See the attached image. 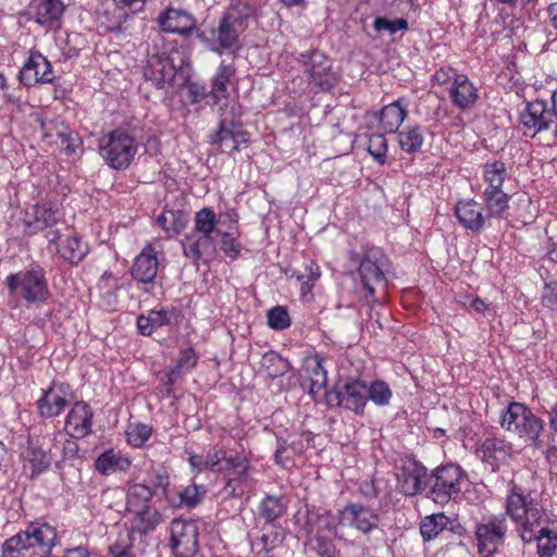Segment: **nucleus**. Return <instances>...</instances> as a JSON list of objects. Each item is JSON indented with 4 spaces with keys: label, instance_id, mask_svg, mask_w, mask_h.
I'll return each instance as SVG.
<instances>
[{
    "label": "nucleus",
    "instance_id": "obj_1",
    "mask_svg": "<svg viewBox=\"0 0 557 557\" xmlns=\"http://www.w3.org/2000/svg\"><path fill=\"white\" fill-rule=\"evenodd\" d=\"M507 513L524 544L536 542L539 557H557V521L517 484H512L507 496Z\"/></svg>",
    "mask_w": 557,
    "mask_h": 557
},
{
    "label": "nucleus",
    "instance_id": "obj_2",
    "mask_svg": "<svg viewBox=\"0 0 557 557\" xmlns=\"http://www.w3.org/2000/svg\"><path fill=\"white\" fill-rule=\"evenodd\" d=\"M55 541V529L45 521L36 520L25 530L4 541L2 557H18L24 550L30 548H40L44 554H49Z\"/></svg>",
    "mask_w": 557,
    "mask_h": 557
},
{
    "label": "nucleus",
    "instance_id": "obj_3",
    "mask_svg": "<svg viewBox=\"0 0 557 557\" xmlns=\"http://www.w3.org/2000/svg\"><path fill=\"white\" fill-rule=\"evenodd\" d=\"M500 426L507 432L529 441L536 448L543 446L541 435L544 430L543 420L522 403L511 401L500 416Z\"/></svg>",
    "mask_w": 557,
    "mask_h": 557
},
{
    "label": "nucleus",
    "instance_id": "obj_4",
    "mask_svg": "<svg viewBox=\"0 0 557 557\" xmlns=\"http://www.w3.org/2000/svg\"><path fill=\"white\" fill-rule=\"evenodd\" d=\"M5 285L10 295L15 294L29 305L44 302L50 296L46 271L38 263H33L17 273L9 274Z\"/></svg>",
    "mask_w": 557,
    "mask_h": 557
},
{
    "label": "nucleus",
    "instance_id": "obj_5",
    "mask_svg": "<svg viewBox=\"0 0 557 557\" xmlns=\"http://www.w3.org/2000/svg\"><path fill=\"white\" fill-rule=\"evenodd\" d=\"M148 38L150 44L147 48L144 77L157 88L162 89L174 81L177 66L173 57L162 48L164 38L160 30L151 32Z\"/></svg>",
    "mask_w": 557,
    "mask_h": 557
},
{
    "label": "nucleus",
    "instance_id": "obj_6",
    "mask_svg": "<svg viewBox=\"0 0 557 557\" xmlns=\"http://www.w3.org/2000/svg\"><path fill=\"white\" fill-rule=\"evenodd\" d=\"M467 478L462 468L446 463L435 468L428 478L426 497L440 505L447 504L461 492V483Z\"/></svg>",
    "mask_w": 557,
    "mask_h": 557
},
{
    "label": "nucleus",
    "instance_id": "obj_7",
    "mask_svg": "<svg viewBox=\"0 0 557 557\" xmlns=\"http://www.w3.org/2000/svg\"><path fill=\"white\" fill-rule=\"evenodd\" d=\"M507 509V505L505 506ZM507 513L491 515L484 517L481 522L475 525V539L478 541L479 554L485 552H498L505 544V539L508 532Z\"/></svg>",
    "mask_w": 557,
    "mask_h": 557
},
{
    "label": "nucleus",
    "instance_id": "obj_8",
    "mask_svg": "<svg viewBox=\"0 0 557 557\" xmlns=\"http://www.w3.org/2000/svg\"><path fill=\"white\" fill-rule=\"evenodd\" d=\"M170 547L175 557H194L199 549V528L191 519L175 518L170 525Z\"/></svg>",
    "mask_w": 557,
    "mask_h": 557
},
{
    "label": "nucleus",
    "instance_id": "obj_9",
    "mask_svg": "<svg viewBox=\"0 0 557 557\" xmlns=\"http://www.w3.org/2000/svg\"><path fill=\"white\" fill-rule=\"evenodd\" d=\"M240 35L242 33L221 18L216 27L202 29L197 37L213 52L221 54L227 51L235 54L242 48Z\"/></svg>",
    "mask_w": 557,
    "mask_h": 557
},
{
    "label": "nucleus",
    "instance_id": "obj_10",
    "mask_svg": "<svg viewBox=\"0 0 557 557\" xmlns=\"http://www.w3.org/2000/svg\"><path fill=\"white\" fill-rule=\"evenodd\" d=\"M383 255L379 250L367 253L359 263L358 276L366 290L367 301H376L374 298L377 288L384 289L386 277L382 270Z\"/></svg>",
    "mask_w": 557,
    "mask_h": 557
},
{
    "label": "nucleus",
    "instance_id": "obj_11",
    "mask_svg": "<svg viewBox=\"0 0 557 557\" xmlns=\"http://www.w3.org/2000/svg\"><path fill=\"white\" fill-rule=\"evenodd\" d=\"M305 72L309 76L310 84L323 91L332 89L337 83V75L332 70L331 60L320 51L301 54Z\"/></svg>",
    "mask_w": 557,
    "mask_h": 557
},
{
    "label": "nucleus",
    "instance_id": "obj_12",
    "mask_svg": "<svg viewBox=\"0 0 557 557\" xmlns=\"http://www.w3.org/2000/svg\"><path fill=\"white\" fill-rule=\"evenodd\" d=\"M330 403L336 400V404L356 414H362L368 403V392L366 383L352 380L337 387L335 393L326 394Z\"/></svg>",
    "mask_w": 557,
    "mask_h": 557
},
{
    "label": "nucleus",
    "instance_id": "obj_13",
    "mask_svg": "<svg viewBox=\"0 0 557 557\" xmlns=\"http://www.w3.org/2000/svg\"><path fill=\"white\" fill-rule=\"evenodd\" d=\"M338 521L363 534H370L379 528L380 516L375 510L363 505L348 504L339 511Z\"/></svg>",
    "mask_w": 557,
    "mask_h": 557
},
{
    "label": "nucleus",
    "instance_id": "obj_14",
    "mask_svg": "<svg viewBox=\"0 0 557 557\" xmlns=\"http://www.w3.org/2000/svg\"><path fill=\"white\" fill-rule=\"evenodd\" d=\"M428 469L419 461L405 463L397 475L398 488L405 496H416L428 491Z\"/></svg>",
    "mask_w": 557,
    "mask_h": 557
},
{
    "label": "nucleus",
    "instance_id": "obj_15",
    "mask_svg": "<svg viewBox=\"0 0 557 557\" xmlns=\"http://www.w3.org/2000/svg\"><path fill=\"white\" fill-rule=\"evenodd\" d=\"M65 7L61 0H30L28 17L47 29L59 28Z\"/></svg>",
    "mask_w": 557,
    "mask_h": 557
},
{
    "label": "nucleus",
    "instance_id": "obj_16",
    "mask_svg": "<svg viewBox=\"0 0 557 557\" xmlns=\"http://www.w3.org/2000/svg\"><path fill=\"white\" fill-rule=\"evenodd\" d=\"M20 81L25 86L51 83L54 78L51 63L38 51H32L20 71Z\"/></svg>",
    "mask_w": 557,
    "mask_h": 557
},
{
    "label": "nucleus",
    "instance_id": "obj_17",
    "mask_svg": "<svg viewBox=\"0 0 557 557\" xmlns=\"http://www.w3.org/2000/svg\"><path fill=\"white\" fill-rule=\"evenodd\" d=\"M70 395V385L53 382L37 401L39 414L42 418L59 416L67 406Z\"/></svg>",
    "mask_w": 557,
    "mask_h": 557
},
{
    "label": "nucleus",
    "instance_id": "obj_18",
    "mask_svg": "<svg viewBox=\"0 0 557 557\" xmlns=\"http://www.w3.org/2000/svg\"><path fill=\"white\" fill-rule=\"evenodd\" d=\"M49 244L54 245L60 257L72 265H77L87 255L88 248L75 236H67L61 242V231L54 230L48 234Z\"/></svg>",
    "mask_w": 557,
    "mask_h": 557
},
{
    "label": "nucleus",
    "instance_id": "obj_19",
    "mask_svg": "<svg viewBox=\"0 0 557 557\" xmlns=\"http://www.w3.org/2000/svg\"><path fill=\"white\" fill-rule=\"evenodd\" d=\"M92 411L88 404L76 401L65 420V431L71 437L82 438L91 432Z\"/></svg>",
    "mask_w": 557,
    "mask_h": 557
},
{
    "label": "nucleus",
    "instance_id": "obj_20",
    "mask_svg": "<svg viewBox=\"0 0 557 557\" xmlns=\"http://www.w3.org/2000/svg\"><path fill=\"white\" fill-rule=\"evenodd\" d=\"M162 32L189 36L195 28L196 20L186 11L169 8L158 16Z\"/></svg>",
    "mask_w": 557,
    "mask_h": 557
},
{
    "label": "nucleus",
    "instance_id": "obj_21",
    "mask_svg": "<svg viewBox=\"0 0 557 557\" xmlns=\"http://www.w3.org/2000/svg\"><path fill=\"white\" fill-rule=\"evenodd\" d=\"M448 94L453 106L462 111L471 109L479 99L476 87L465 74L455 78V83L448 88Z\"/></svg>",
    "mask_w": 557,
    "mask_h": 557
},
{
    "label": "nucleus",
    "instance_id": "obj_22",
    "mask_svg": "<svg viewBox=\"0 0 557 557\" xmlns=\"http://www.w3.org/2000/svg\"><path fill=\"white\" fill-rule=\"evenodd\" d=\"M99 152L109 166L121 170L129 165L136 148L126 141H107L99 146Z\"/></svg>",
    "mask_w": 557,
    "mask_h": 557
},
{
    "label": "nucleus",
    "instance_id": "obj_23",
    "mask_svg": "<svg viewBox=\"0 0 557 557\" xmlns=\"http://www.w3.org/2000/svg\"><path fill=\"white\" fill-rule=\"evenodd\" d=\"M455 215L466 230L473 233H480L485 226L486 218L481 206L473 199L458 201L455 206Z\"/></svg>",
    "mask_w": 557,
    "mask_h": 557
},
{
    "label": "nucleus",
    "instance_id": "obj_24",
    "mask_svg": "<svg viewBox=\"0 0 557 557\" xmlns=\"http://www.w3.org/2000/svg\"><path fill=\"white\" fill-rule=\"evenodd\" d=\"M158 265L156 249L152 245H147L134 260L131 269L132 276L138 282L151 283L157 275Z\"/></svg>",
    "mask_w": 557,
    "mask_h": 557
},
{
    "label": "nucleus",
    "instance_id": "obj_25",
    "mask_svg": "<svg viewBox=\"0 0 557 557\" xmlns=\"http://www.w3.org/2000/svg\"><path fill=\"white\" fill-rule=\"evenodd\" d=\"M511 450V444L499 437H486L480 446L482 460L488 463L494 471L510 457Z\"/></svg>",
    "mask_w": 557,
    "mask_h": 557
},
{
    "label": "nucleus",
    "instance_id": "obj_26",
    "mask_svg": "<svg viewBox=\"0 0 557 557\" xmlns=\"http://www.w3.org/2000/svg\"><path fill=\"white\" fill-rule=\"evenodd\" d=\"M520 121L525 128L533 129L531 136L534 137L537 132L548 128L552 123V113L544 101L535 100L528 103Z\"/></svg>",
    "mask_w": 557,
    "mask_h": 557
},
{
    "label": "nucleus",
    "instance_id": "obj_27",
    "mask_svg": "<svg viewBox=\"0 0 557 557\" xmlns=\"http://www.w3.org/2000/svg\"><path fill=\"white\" fill-rule=\"evenodd\" d=\"M60 221V213L50 202L34 205L27 212L25 225L35 231L52 227Z\"/></svg>",
    "mask_w": 557,
    "mask_h": 557
},
{
    "label": "nucleus",
    "instance_id": "obj_28",
    "mask_svg": "<svg viewBox=\"0 0 557 557\" xmlns=\"http://www.w3.org/2000/svg\"><path fill=\"white\" fill-rule=\"evenodd\" d=\"M182 247L184 256L195 262L215 251L213 236L195 232L185 235Z\"/></svg>",
    "mask_w": 557,
    "mask_h": 557
},
{
    "label": "nucleus",
    "instance_id": "obj_29",
    "mask_svg": "<svg viewBox=\"0 0 557 557\" xmlns=\"http://www.w3.org/2000/svg\"><path fill=\"white\" fill-rule=\"evenodd\" d=\"M25 462L24 468L30 469V478L35 479L46 472L51 466V455L37 443L29 441L26 448L22 453Z\"/></svg>",
    "mask_w": 557,
    "mask_h": 557
},
{
    "label": "nucleus",
    "instance_id": "obj_30",
    "mask_svg": "<svg viewBox=\"0 0 557 557\" xmlns=\"http://www.w3.org/2000/svg\"><path fill=\"white\" fill-rule=\"evenodd\" d=\"M405 116L406 110L400 104V100L385 106L380 112L377 132L372 134L370 139L374 136L383 137L398 131Z\"/></svg>",
    "mask_w": 557,
    "mask_h": 557
},
{
    "label": "nucleus",
    "instance_id": "obj_31",
    "mask_svg": "<svg viewBox=\"0 0 557 557\" xmlns=\"http://www.w3.org/2000/svg\"><path fill=\"white\" fill-rule=\"evenodd\" d=\"M236 70L233 64H226L222 61L214 76L211 79V89L209 91V99L212 104H220L223 100L228 98L227 85L235 76Z\"/></svg>",
    "mask_w": 557,
    "mask_h": 557
},
{
    "label": "nucleus",
    "instance_id": "obj_32",
    "mask_svg": "<svg viewBox=\"0 0 557 557\" xmlns=\"http://www.w3.org/2000/svg\"><path fill=\"white\" fill-rule=\"evenodd\" d=\"M131 467V460L113 449L104 450L95 461V469L102 475L124 472Z\"/></svg>",
    "mask_w": 557,
    "mask_h": 557
},
{
    "label": "nucleus",
    "instance_id": "obj_33",
    "mask_svg": "<svg viewBox=\"0 0 557 557\" xmlns=\"http://www.w3.org/2000/svg\"><path fill=\"white\" fill-rule=\"evenodd\" d=\"M255 14V7L248 1L235 0L223 17L228 24L239 33H244L248 27L249 18Z\"/></svg>",
    "mask_w": 557,
    "mask_h": 557
},
{
    "label": "nucleus",
    "instance_id": "obj_34",
    "mask_svg": "<svg viewBox=\"0 0 557 557\" xmlns=\"http://www.w3.org/2000/svg\"><path fill=\"white\" fill-rule=\"evenodd\" d=\"M304 367L310 381L309 393L314 396L324 391L327 384V374L323 367V359L319 356L309 357Z\"/></svg>",
    "mask_w": 557,
    "mask_h": 557
},
{
    "label": "nucleus",
    "instance_id": "obj_35",
    "mask_svg": "<svg viewBox=\"0 0 557 557\" xmlns=\"http://www.w3.org/2000/svg\"><path fill=\"white\" fill-rule=\"evenodd\" d=\"M152 487L148 484L135 483L128 486L126 495V505L128 511H139L151 506L153 497Z\"/></svg>",
    "mask_w": 557,
    "mask_h": 557
},
{
    "label": "nucleus",
    "instance_id": "obj_36",
    "mask_svg": "<svg viewBox=\"0 0 557 557\" xmlns=\"http://www.w3.org/2000/svg\"><path fill=\"white\" fill-rule=\"evenodd\" d=\"M173 312L169 310H151L147 315L140 314L137 318V329L141 335L149 336L160 326L169 325Z\"/></svg>",
    "mask_w": 557,
    "mask_h": 557
},
{
    "label": "nucleus",
    "instance_id": "obj_37",
    "mask_svg": "<svg viewBox=\"0 0 557 557\" xmlns=\"http://www.w3.org/2000/svg\"><path fill=\"white\" fill-rule=\"evenodd\" d=\"M188 214L184 210L164 209L157 218V223L168 234L177 235L186 226Z\"/></svg>",
    "mask_w": 557,
    "mask_h": 557
},
{
    "label": "nucleus",
    "instance_id": "obj_38",
    "mask_svg": "<svg viewBox=\"0 0 557 557\" xmlns=\"http://www.w3.org/2000/svg\"><path fill=\"white\" fill-rule=\"evenodd\" d=\"M260 367L271 380L282 377L292 369L289 361L274 350L262 356Z\"/></svg>",
    "mask_w": 557,
    "mask_h": 557
},
{
    "label": "nucleus",
    "instance_id": "obj_39",
    "mask_svg": "<svg viewBox=\"0 0 557 557\" xmlns=\"http://www.w3.org/2000/svg\"><path fill=\"white\" fill-rule=\"evenodd\" d=\"M133 512L135 513V518L132 522V532L147 534L154 530L161 521V515L153 506Z\"/></svg>",
    "mask_w": 557,
    "mask_h": 557
},
{
    "label": "nucleus",
    "instance_id": "obj_40",
    "mask_svg": "<svg viewBox=\"0 0 557 557\" xmlns=\"http://www.w3.org/2000/svg\"><path fill=\"white\" fill-rule=\"evenodd\" d=\"M449 522V518L443 512L433 513L422 519L420 533L424 541H432L443 532Z\"/></svg>",
    "mask_w": 557,
    "mask_h": 557
},
{
    "label": "nucleus",
    "instance_id": "obj_41",
    "mask_svg": "<svg viewBox=\"0 0 557 557\" xmlns=\"http://www.w3.org/2000/svg\"><path fill=\"white\" fill-rule=\"evenodd\" d=\"M286 510V506L282 499L275 496L268 495L258 506V516L268 523H272L281 518Z\"/></svg>",
    "mask_w": 557,
    "mask_h": 557
},
{
    "label": "nucleus",
    "instance_id": "obj_42",
    "mask_svg": "<svg viewBox=\"0 0 557 557\" xmlns=\"http://www.w3.org/2000/svg\"><path fill=\"white\" fill-rule=\"evenodd\" d=\"M483 199L488 211V216L503 218L509 208L510 197L503 190L483 191Z\"/></svg>",
    "mask_w": 557,
    "mask_h": 557
},
{
    "label": "nucleus",
    "instance_id": "obj_43",
    "mask_svg": "<svg viewBox=\"0 0 557 557\" xmlns=\"http://www.w3.org/2000/svg\"><path fill=\"white\" fill-rule=\"evenodd\" d=\"M223 468L222 473H227L230 476L251 475L252 469L250 457L239 453L230 454Z\"/></svg>",
    "mask_w": 557,
    "mask_h": 557
},
{
    "label": "nucleus",
    "instance_id": "obj_44",
    "mask_svg": "<svg viewBox=\"0 0 557 557\" xmlns=\"http://www.w3.org/2000/svg\"><path fill=\"white\" fill-rule=\"evenodd\" d=\"M216 215L210 208H202L195 215V230L193 232L213 236L214 233L220 235L216 230Z\"/></svg>",
    "mask_w": 557,
    "mask_h": 557
},
{
    "label": "nucleus",
    "instance_id": "obj_45",
    "mask_svg": "<svg viewBox=\"0 0 557 557\" xmlns=\"http://www.w3.org/2000/svg\"><path fill=\"white\" fill-rule=\"evenodd\" d=\"M506 177V168L502 162H494L487 164L484 170V180L487 187L484 191L503 190V185Z\"/></svg>",
    "mask_w": 557,
    "mask_h": 557
},
{
    "label": "nucleus",
    "instance_id": "obj_46",
    "mask_svg": "<svg viewBox=\"0 0 557 557\" xmlns=\"http://www.w3.org/2000/svg\"><path fill=\"white\" fill-rule=\"evenodd\" d=\"M255 485L251 475L230 476L223 487V492L231 497H242Z\"/></svg>",
    "mask_w": 557,
    "mask_h": 557
},
{
    "label": "nucleus",
    "instance_id": "obj_47",
    "mask_svg": "<svg viewBox=\"0 0 557 557\" xmlns=\"http://www.w3.org/2000/svg\"><path fill=\"white\" fill-rule=\"evenodd\" d=\"M152 429L144 423L129 424L126 430V438L129 445L140 448L150 438Z\"/></svg>",
    "mask_w": 557,
    "mask_h": 557
},
{
    "label": "nucleus",
    "instance_id": "obj_48",
    "mask_svg": "<svg viewBox=\"0 0 557 557\" xmlns=\"http://www.w3.org/2000/svg\"><path fill=\"white\" fill-rule=\"evenodd\" d=\"M367 392L368 400H372L377 406H386L393 395L388 384L381 380L372 382L369 387L367 386Z\"/></svg>",
    "mask_w": 557,
    "mask_h": 557
},
{
    "label": "nucleus",
    "instance_id": "obj_49",
    "mask_svg": "<svg viewBox=\"0 0 557 557\" xmlns=\"http://www.w3.org/2000/svg\"><path fill=\"white\" fill-rule=\"evenodd\" d=\"M230 454L223 447L210 448L205 456V468L212 472H222Z\"/></svg>",
    "mask_w": 557,
    "mask_h": 557
},
{
    "label": "nucleus",
    "instance_id": "obj_50",
    "mask_svg": "<svg viewBox=\"0 0 557 557\" xmlns=\"http://www.w3.org/2000/svg\"><path fill=\"white\" fill-rule=\"evenodd\" d=\"M267 318L269 326L276 331L286 330L292 323L289 313L283 306L271 308L267 313Z\"/></svg>",
    "mask_w": 557,
    "mask_h": 557
},
{
    "label": "nucleus",
    "instance_id": "obj_51",
    "mask_svg": "<svg viewBox=\"0 0 557 557\" xmlns=\"http://www.w3.org/2000/svg\"><path fill=\"white\" fill-rule=\"evenodd\" d=\"M206 491L191 484L178 492L180 504L188 508H195L201 502Z\"/></svg>",
    "mask_w": 557,
    "mask_h": 557
},
{
    "label": "nucleus",
    "instance_id": "obj_52",
    "mask_svg": "<svg viewBox=\"0 0 557 557\" xmlns=\"http://www.w3.org/2000/svg\"><path fill=\"white\" fill-rule=\"evenodd\" d=\"M294 457L293 451L287 447V440L276 436L274 462L281 468L288 469L294 466Z\"/></svg>",
    "mask_w": 557,
    "mask_h": 557
},
{
    "label": "nucleus",
    "instance_id": "obj_53",
    "mask_svg": "<svg viewBox=\"0 0 557 557\" xmlns=\"http://www.w3.org/2000/svg\"><path fill=\"white\" fill-rule=\"evenodd\" d=\"M184 98L190 104H199L209 98L206 87L199 83L188 81L183 86Z\"/></svg>",
    "mask_w": 557,
    "mask_h": 557
},
{
    "label": "nucleus",
    "instance_id": "obj_54",
    "mask_svg": "<svg viewBox=\"0 0 557 557\" xmlns=\"http://www.w3.org/2000/svg\"><path fill=\"white\" fill-rule=\"evenodd\" d=\"M243 134V125L239 122L235 121L233 117L228 120L225 116L220 122L216 139H236V137H239Z\"/></svg>",
    "mask_w": 557,
    "mask_h": 557
},
{
    "label": "nucleus",
    "instance_id": "obj_55",
    "mask_svg": "<svg viewBox=\"0 0 557 557\" xmlns=\"http://www.w3.org/2000/svg\"><path fill=\"white\" fill-rule=\"evenodd\" d=\"M132 532L120 533L117 540L109 546L110 557H133L129 554Z\"/></svg>",
    "mask_w": 557,
    "mask_h": 557
},
{
    "label": "nucleus",
    "instance_id": "obj_56",
    "mask_svg": "<svg viewBox=\"0 0 557 557\" xmlns=\"http://www.w3.org/2000/svg\"><path fill=\"white\" fill-rule=\"evenodd\" d=\"M373 27L376 32L386 30L389 34H396L398 30L408 29V22L405 18H396L391 21L386 17H376L373 23Z\"/></svg>",
    "mask_w": 557,
    "mask_h": 557
},
{
    "label": "nucleus",
    "instance_id": "obj_57",
    "mask_svg": "<svg viewBox=\"0 0 557 557\" xmlns=\"http://www.w3.org/2000/svg\"><path fill=\"white\" fill-rule=\"evenodd\" d=\"M143 484H148L152 487L153 494L158 488H164L169 485V476L166 471L161 468H151L147 473V479Z\"/></svg>",
    "mask_w": 557,
    "mask_h": 557
},
{
    "label": "nucleus",
    "instance_id": "obj_58",
    "mask_svg": "<svg viewBox=\"0 0 557 557\" xmlns=\"http://www.w3.org/2000/svg\"><path fill=\"white\" fill-rule=\"evenodd\" d=\"M197 363V355L190 347L182 349L175 368L176 372L185 374L190 371Z\"/></svg>",
    "mask_w": 557,
    "mask_h": 557
},
{
    "label": "nucleus",
    "instance_id": "obj_59",
    "mask_svg": "<svg viewBox=\"0 0 557 557\" xmlns=\"http://www.w3.org/2000/svg\"><path fill=\"white\" fill-rule=\"evenodd\" d=\"M314 550L318 557H339L334 542L325 536L315 537Z\"/></svg>",
    "mask_w": 557,
    "mask_h": 557
},
{
    "label": "nucleus",
    "instance_id": "obj_60",
    "mask_svg": "<svg viewBox=\"0 0 557 557\" xmlns=\"http://www.w3.org/2000/svg\"><path fill=\"white\" fill-rule=\"evenodd\" d=\"M284 531L282 529H272L267 533H263L260 543L262 544V549L265 552H270L281 545L284 541Z\"/></svg>",
    "mask_w": 557,
    "mask_h": 557
},
{
    "label": "nucleus",
    "instance_id": "obj_61",
    "mask_svg": "<svg viewBox=\"0 0 557 557\" xmlns=\"http://www.w3.org/2000/svg\"><path fill=\"white\" fill-rule=\"evenodd\" d=\"M457 301L467 309H472L475 312L483 313L488 309V305L480 297H472L470 295H458Z\"/></svg>",
    "mask_w": 557,
    "mask_h": 557
},
{
    "label": "nucleus",
    "instance_id": "obj_62",
    "mask_svg": "<svg viewBox=\"0 0 557 557\" xmlns=\"http://www.w3.org/2000/svg\"><path fill=\"white\" fill-rule=\"evenodd\" d=\"M460 76V73L451 66H442L433 75V82L437 85H447L455 83V78Z\"/></svg>",
    "mask_w": 557,
    "mask_h": 557
},
{
    "label": "nucleus",
    "instance_id": "obj_63",
    "mask_svg": "<svg viewBox=\"0 0 557 557\" xmlns=\"http://www.w3.org/2000/svg\"><path fill=\"white\" fill-rule=\"evenodd\" d=\"M542 304L552 311H557V283L545 285L542 294Z\"/></svg>",
    "mask_w": 557,
    "mask_h": 557
},
{
    "label": "nucleus",
    "instance_id": "obj_64",
    "mask_svg": "<svg viewBox=\"0 0 557 557\" xmlns=\"http://www.w3.org/2000/svg\"><path fill=\"white\" fill-rule=\"evenodd\" d=\"M222 235L221 239V249L223 252L231 259L237 258L240 246L236 243L234 237L231 236L228 233H220Z\"/></svg>",
    "mask_w": 557,
    "mask_h": 557
}]
</instances>
